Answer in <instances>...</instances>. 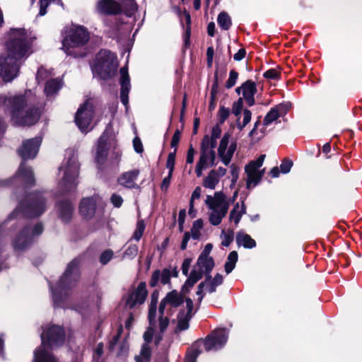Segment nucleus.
Listing matches in <instances>:
<instances>
[{
	"instance_id": "f257e3e1",
	"label": "nucleus",
	"mask_w": 362,
	"mask_h": 362,
	"mask_svg": "<svg viewBox=\"0 0 362 362\" xmlns=\"http://www.w3.org/2000/svg\"><path fill=\"white\" fill-rule=\"evenodd\" d=\"M47 209V197L45 192H35L29 194L8 216V221L16 219V225L21 228L13 240L16 252H23L33 243L34 238L43 230L41 223L33 228L28 223V218L38 217Z\"/></svg>"
},
{
	"instance_id": "f03ea898",
	"label": "nucleus",
	"mask_w": 362,
	"mask_h": 362,
	"mask_svg": "<svg viewBox=\"0 0 362 362\" xmlns=\"http://www.w3.org/2000/svg\"><path fill=\"white\" fill-rule=\"evenodd\" d=\"M35 37L23 28H12L6 42V52L0 54V76L5 82L17 77L19 69L33 53Z\"/></svg>"
},
{
	"instance_id": "7ed1b4c3",
	"label": "nucleus",
	"mask_w": 362,
	"mask_h": 362,
	"mask_svg": "<svg viewBox=\"0 0 362 362\" xmlns=\"http://www.w3.org/2000/svg\"><path fill=\"white\" fill-rule=\"evenodd\" d=\"M11 114V121L18 126H30L35 124L40 117L37 108L29 107L25 95H14L4 100Z\"/></svg>"
},
{
	"instance_id": "20e7f679",
	"label": "nucleus",
	"mask_w": 362,
	"mask_h": 362,
	"mask_svg": "<svg viewBox=\"0 0 362 362\" xmlns=\"http://www.w3.org/2000/svg\"><path fill=\"white\" fill-rule=\"evenodd\" d=\"M78 262L76 259L71 262L55 286L49 283L53 305L54 307L66 308V301L69 291L76 285L79 279Z\"/></svg>"
},
{
	"instance_id": "39448f33",
	"label": "nucleus",
	"mask_w": 362,
	"mask_h": 362,
	"mask_svg": "<svg viewBox=\"0 0 362 362\" xmlns=\"http://www.w3.org/2000/svg\"><path fill=\"white\" fill-rule=\"evenodd\" d=\"M80 164L76 151L69 148L65 152L64 159L59 168L60 177L59 187L63 193L74 190L78 183Z\"/></svg>"
},
{
	"instance_id": "423d86ee",
	"label": "nucleus",
	"mask_w": 362,
	"mask_h": 362,
	"mask_svg": "<svg viewBox=\"0 0 362 362\" xmlns=\"http://www.w3.org/2000/svg\"><path fill=\"white\" fill-rule=\"evenodd\" d=\"M64 339L65 333L62 327L52 325L47 329H44L41 334V346L35 351L33 362H57L48 351V347L59 346Z\"/></svg>"
},
{
	"instance_id": "0eeeda50",
	"label": "nucleus",
	"mask_w": 362,
	"mask_h": 362,
	"mask_svg": "<svg viewBox=\"0 0 362 362\" xmlns=\"http://www.w3.org/2000/svg\"><path fill=\"white\" fill-rule=\"evenodd\" d=\"M230 199L223 191L215 192L213 195H206L204 203L209 209V221L214 226H218L226 216Z\"/></svg>"
},
{
	"instance_id": "6e6552de",
	"label": "nucleus",
	"mask_w": 362,
	"mask_h": 362,
	"mask_svg": "<svg viewBox=\"0 0 362 362\" xmlns=\"http://www.w3.org/2000/svg\"><path fill=\"white\" fill-rule=\"evenodd\" d=\"M90 39V33L83 25H73L62 42V49L67 55L74 57H83L75 51L76 48L84 46Z\"/></svg>"
},
{
	"instance_id": "1a4fd4ad",
	"label": "nucleus",
	"mask_w": 362,
	"mask_h": 362,
	"mask_svg": "<svg viewBox=\"0 0 362 362\" xmlns=\"http://www.w3.org/2000/svg\"><path fill=\"white\" fill-rule=\"evenodd\" d=\"M118 63L117 57L108 50H100L96 55L91 65L93 76L106 80L111 78L116 72Z\"/></svg>"
},
{
	"instance_id": "9d476101",
	"label": "nucleus",
	"mask_w": 362,
	"mask_h": 362,
	"mask_svg": "<svg viewBox=\"0 0 362 362\" xmlns=\"http://www.w3.org/2000/svg\"><path fill=\"white\" fill-rule=\"evenodd\" d=\"M184 301V296L176 290L169 292L161 300L158 308V327L161 333L164 332L169 325L168 314L165 315V306L169 304L172 308H177Z\"/></svg>"
},
{
	"instance_id": "9b49d317",
	"label": "nucleus",
	"mask_w": 362,
	"mask_h": 362,
	"mask_svg": "<svg viewBox=\"0 0 362 362\" xmlns=\"http://www.w3.org/2000/svg\"><path fill=\"white\" fill-rule=\"evenodd\" d=\"M265 155H261L257 160L250 161L245 167V171L247 174L246 185L247 188L254 187L258 185L264 173V169L261 170Z\"/></svg>"
},
{
	"instance_id": "f8f14e48",
	"label": "nucleus",
	"mask_w": 362,
	"mask_h": 362,
	"mask_svg": "<svg viewBox=\"0 0 362 362\" xmlns=\"http://www.w3.org/2000/svg\"><path fill=\"white\" fill-rule=\"evenodd\" d=\"M93 115V107L89 102H86L78 108L76 113L75 122L82 132H88L93 128L90 124Z\"/></svg>"
},
{
	"instance_id": "ddd939ff",
	"label": "nucleus",
	"mask_w": 362,
	"mask_h": 362,
	"mask_svg": "<svg viewBox=\"0 0 362 362\" xmlns=\"http://www.w3.org/2000/svg\"><path fill=\"white\" fill-rule=\"evenodd\" d=\"M228 338V330L223 328L217 329L204 340V349L206 351L219 350L225 346Z\"/></svg>"
},
{
	"instance_id": "4468645a",
	"label": "nucleus",
	"mask_w": 362,
	"mask_h": 362,
	"mask_svg": "<svg viewBox=\"0 0 362 362\" xmlns=\"http://www.w3.org/2000/svg\"><path fill=\"white\" fill-rule=\"evenodd\" d=\"M280 116L276 112V110L272 108L266 115L263 119V127L258 130V127L261 124L260 117L255 122L252 129L249 133V136L253 140L259 141L265 135V129L267 127L272 124L274 122L276 121Z\"/></svg>"
},
{
	"instance_id": "2eb2a0df",
	"label": "nucleus",
	"mask_w": 362,
	"mask_h": 362,
	"mask_svg": "<svg viewBox=\"0 0 362 362\" xmlns=\"http://www.w3.org/2000/svg\"><path fill=\"white\" fill-rule=\"evenodd\" d=\"M147 294L146 283L140 282L136 288H132L129 291L126 299V308L132 309L136 305L143 304Z\"/></svg>"
},
{
	"instance_id": "dca6fc26",
	"label": "nucleus",
	"mask_w": 362,
	"mask_h": 362,
	"mask_svg": "<svg viewBox=\"0 0 362 362\" xmlns=\"http://www.w3.org/2000/svg\"><path fill=\"white\" fill-rule=\"evenodd\" d=\"M41 142L42 138L38 136L23 141L18 150V155L23 160L34 158L38 153Z\"/></svg>"
},
{
	"instance_id": "f3484780",
	"label": "nucleus",
	"mask_w": 362,
	"mask_h": 362,
	"mask_svg": "<svg viewBox=\"0 0 362 362\" xmlns=\"http://www.w3.org/2000/svg\"><path fill=\"white\" fill-rule=\"evenodd\" d=\"M178 276V271L176 267L165 268L163 270L157 269L152 273L149 285L151 287H155L158 285V282L163 285L170 284V278L172 276L177 277Z\"/></svg>"
},
{
	"instance_id": "a211bd4d",
	"label": "nucleus",
	"mask_w": 362,
	"mask_h": 362,
	"mask_svg": "<svg viewBox=\"0 0 362 362\" xmlns=\"http://www.w3.org/2000/svg\"><path fill=\"white\" fill-rule=\"evenodd\" d=\"M230 137V136L228 134H224L221 140L218 148V156L221 158L223 163L226 165H228L230 163L236 149V144L235 143L230 144L228 147Z\"/></svg>"
},
{
	"instance_id": "6ab92c4d",
	"label": "nucleus",
	"mask_w": 362,
	"mask_h": 362,
	"mask_svg": "<svg viewBox=\"0 0 362 362\" xmlns=\"http://www.w3.org/2000/svg\"><path fill=\"white\" fill-rule=\"evenodd\" d=\"M186 308L187 312L181 310L177 315V324L175 329V333H178L182 331L188 329L189 327V320L193 316V301L191 298L186 299Z\"/></svg>"
},
{
	"instance_id": "aec40b11",
	"label": "nucleus",
	"mask_w": 362,
	"mask_h": 362,
	"mask_svg": "<svg viewBox=\"0 0 362 362\" xmlns=\"http://www.w3.org/2000/svg\"><path fill=\"white\" fill-rule=\"evenodd\" d=\"M110 145L109 138L106 132H105L98 139L96 146L95 160L99 168H101L107 160V150Z\"/></svg>"
},
{
	"instance_id": "412c9836",
	"label": "nucleus",
	"mask_w": 362,
	"mask_h": 362,
	"mask_svg": "<svg viewBox=\"0 0 362 362\" xmlns=\"http://www.w3.org/2000/svg\"><path fill=\"white\" fill-rule=\"evenodd\" d=\"M120 100L122 103L127 107L129 103V93L131 89L130 78L128 74V69L124 66L120 69Z\"/></svg>"
},
{
	"instance_id": "4be33fe9",
	"label": "nucleus",
	"mask_w": 362,
	"mask_h": 362,
	"mask_svg": "<svg viewBox=\"0 0 362 362\" xmlns=\"http://www.w3.org/2000/svg\"><path fill=\"white\" fill-rule=\"evenodd\" d=\"M156 304L157 298L152 295L151 305L148 308V322L150 327L144 332V339L146 343L151 341L154 333V328L156 327Z\"/></svg>"
},
{
	"instance_id": "5701e85b",
	"label": "nucleus",
	"mask_w": 362,
	"mask_h": 362,
	"mask_svg": "<svg viewBox=\"0 0 362 362\" xmlns=\"http://www.w3.org/2000/svg\"><path fill=\"white\" fill-rule=\"evenodd\" d=\"M96 11L100 14L116 15L122 11V6L115 0H99L96 4Z\"/></svg>"
},
{
	"instance_id": "b1692460",
	"label": "nucleus",
	"mask_w": 362,
	"mask_h": 362,
	"mask_svg": "<svg viewBox=\"0 0 362 362\" xmlns=\"http://www.w3.org/2000/svg\"><path fill=\"white\" fill-rule=\"evenodd\" d=\"M240 90H242L243 95L248 106H252L255 104L254 96L257 92L256 83L251 80H247L240 87L236 88L238 94H240Z\"/></svg>"
},
{
	"instance_id": "393cba45",
	"label": "nucleus",
	"mask_w": 362,
	"mask_h": 362,
	"mask_svg": "<svg viewBox=\"0 0 362 362\" xmlns=\"http://www.w3.org/2000/svg\"><path fill=\"white\" fill-rule=\"evenodd\" d=\"M140 174L139 169H134L122 173L117 180L118 183L127 188L138 187L136 180Z\"/></svg>"
},
{
	"instance_id": "a878e982",
	"label": "nucleus",
	"mask_w": 362,
	"mask_h": 362,
	"mask_svg": "<svg viewBox=\"0 0 362 362\" xmlns=\"http://www.w3.org/2000/svg\"><path fill=\"white\" fill-rule=\"evenodd\" d=\"M96 199L94 197L83 198L79 206L81 214L86 218H91L95 212Z\"/></svg>"
},
{
	"instance_id": "bb28decb",
	"label": "nucleus",
	"mask_w": 362,
	"mask_h": 362,
	"mask_svg": "<svg viewBox=\"0 0 362 362\" xmlns=\"http://www.w3.org/2000/svg\"><path fill=\"white\" fill-rule=\"evenodd\" d=\"M57 209L59 216L62 221L68 222L71 220L74 212V206L69 201L65 200L58 203Z\"/></svg>"
},
{
	"instance_id": "cd10ccee",
	"label": "nucleus",
	"mask_w": 362,
	"mask_h": 362,
	"mask_svg": "<svg viewBox=\"0 0 362 362\" xmlns=\"http://www.w3.org/2000/svg\"><path fill=\"white\" fill-rule=\"evenodd\" d=\"M197 266L198 267L197 272H202V276L205 274L207 279H211L210 272L214 267V262L211 257H199Z\"/></svg>"
},
{
	"instance_id": "c85d7f7f",
	"label": "nucleus",
	"mask_w": 362,
	"mask_h": 362,
	"mask_svg": "<svg viewBox=\"0 0 362 362\" xmlns=\"http://www.w3.org/2000/svg\"><path fill=\"white\" fill-rule=\"evenodd\" d=\"M62 87V81L59 78H52L45 83L44 92L47 98H50L58 93Z\"/></svg>"
},
{
	"instance_id": "c756f323",
	"label": "nucleus",
	"mask_w": 362,
	"mask_h": 362,
	"mask_svg": "<svg viewBox=\"0 0 362 362\" xmlns=\"http://www.w3.org/2000/svg\"><path fill=\"white\" fill-rule=\"evenodd\" d=\"M17 176L20 177L27 185L31 186L35 183L33 173L30 167L25 165L24 162L21 163Z\"/></svg>"
},
{
	"instance_id": "7c9ffc66",
	"label": "nucleus",
	"mask_w": 362,
	"mask_h": 362,
	"mask_svg": "<svg viewBox=\"0 0 362 362\" xmlns=\"http://www.w3.org/2000/svg\"><path fill=\"white\" fill-rule=\"evenodd\" d=\"M246 213V206L244 202H242V204L240 205L238 202H237L233 209L230 211L229 215V219L231 221H233L235 225H238L241 220L243 215Z\"/></svg>"
},
{
	"instance_id": "2f4dec72",
	"label": "nucleus",
	"mask_w": 362,
	"mask_h": 362,
	"mask_svg": "<svg viewBox=\"0 0 362 362\" xmlns=\"http://www.w3.org/2000/svg\"><path fill=\"white\" fill-rule=\"evenodd\" d=\"M236 243L240 246H243L245 248L252 249L256 246V242L249 235L239 232L236 235Z\"/></svg>"
},
{
	"instance_id": "473e14b6",
	"label": "nucleus",
	"mask_w": 362,
	"mask_h": 362,
	"mask_svg": "<svg viewBox=\"0 0 362 362\" xmlns=\"http://www.w3.org/2000/svg\"><path fill=\"white\" fill-rule=\"evenodd\" d=\"M202 278V272H197L196 268L193 269L188 279L182 286V291L183 293H187L189 289L192 288Z\"/></svg>"
},
{
	"instance_id": "72a5a7b5",
	"label": "nucleus",
	"mask_w": 362,
	"mask_h": 362,
	"mask_svg": "<svg viewBox=\"0 0 362 362\" xmlns=\"http://www.w3.org/2000/svg\"><path fill=\"white\" fill-rule=\"evenodd\" d=\"M215 151L201 150V155L197 163L208 168L209 165H214L215 164Z\"/></svg>"
},
{
	"instance_id": "f704fd0d",
	"label": "nucleus",
	"mask_w": 362,
	"mask_h": 362,
	"mask_svg": "<svg viewBox=\"0 0 362 362\" xmlns=\"http://www.w3.org/2000/svg\"><path fill=\"white\" fill-rule=\"evenodd\" d=\"M219 180L220 179L215 174V170H211L204 178L202 185L205 188L213 190L216 189Z\"/></svg>"
},
{
	"instance_id": "c9c22d12",
	"label": "nucleus",
	"mask_w": 362,
	"mask_h": 362,
	"mask_svg": "<svg viewBox=\"0 0 362 362\" xmlns=\"http://www.w3.org/2000/svg\"><path fill=\"white\" fill-rule=\"evenodd\" d=\"M217 22L220 28L224 30H229L232 25L230 17L225 11H222L218 14Z\"/></svg>"
},
{
	"instance_id": "e433bc0d",
	"label": "nucleus",
	"mask_w": 362,
	"mask_h": 362,
	"mask_svg": "<svg viewBox=\"0 0 362 362\" xmlns=\"http://www.w3.org/2000/svg\"><path fill=\"white\" fill-rule=\"evenodd\" d=\"M151 350L148 344H144L140 352V355L135 357L136 362H150Z\"/></svg>"
},
{
	"instance_id": "4c0bfd02",
	"label": "nucleus",
	"mask_w": 362,
	"mask_h": 362,
	"mask_svg": "<svg viewBox=\"0 0 362 362\" xmlns=\"http://www.w3.org/2000/svg\"><path fill=\"white\" fill-rule=\"evenodd\" d=\"M238 261V253L235 251H232L229 253L227 262L225 264V272L227 274H230L235 267Z\"/></svg>"
},
{
	"instance_id": "58836bf2",
	"label": "nucleus",
	"mask_w": 362,
	"mask_h": 362,
	"mask_svg": "<svg viewBox=\"0 0 362 362\" xmlns=\"http://www.w3.org/2000/svg\"><path fill=\"white\" fill-rule=\"evenodd\" d=\"M121 6H123L127 16H133L138 8V6L134 0L122 1Z\"/></svg>"
},
{
	"instance_id": "ea45409f",
	"label": "nucleus",
	"mask_w": 362,
	"mask_h": 362,
	"mask_svg": "<svg viewBox=\"0 0 362 362\" xmlns=\"http://www.w3.org/2000/svg\"><path fill=\"white\" fill-rule=\"evenodd\" d=\"M209 281V282L206 286V290L209 293H212L216 291V286L223 283V278L222 275L217 274L211 281Z\"/></svg>"
},
{
	"instance_id": "a19ab883",
	"label": "nucleus",
	"mask_w": 362,
	"mask_h": 362,
	"mask_svg": "<svg viewBox=\"0 0 362 362\" xmlns=\"http://www.w3.org/2000/svg\"><path fill=\"white\" fill-rule=\"evenodd\" d=\"M216 143L217 141H215L209 136L206 135L202 141L201 150L214 151V148L216 146Z\"/></svg>"
},
{
	"instance_id": "79ce46f5",
	"label": "nucleus",
	"mask_w": 362,
	"mask_h": 362,
	"mask_svg": "<svg viewBox=\"0 0 362 362\" xmlns=\"http://www.w3.org/2000/svg\"><path fill=\"white\" fill-rule=\"evenodd\" d=\"M139 247L135 244H130L124 250L122 259H133L138 254Z\"/></svg>"
},
{
	"instance_id": "37998d69",
	"label": "nucleus",
	"mask_w": 362,
	"mask_h": 362,
	"mask_svg": "<svg viewBox=\"0 0 362 362\" xmlns=\"http://www.w3.org/2000/svg\"><path fill=\"white\" fill-rule=\"evenodd\" d=\"M202 227L203 221L202 219H197L193 223L191 228V235L194 240H198L199 238Z\"/></svg>"
},
{
	"instance_id": "c03bdc74",
	"label": "nucleus",
	"mask_w": 362,
	"mask_h": 362,
	"mask_svg": "<svg viewBox=\"0 0 362 362\" xmlns=\"http://www.w3.org/2000/svg\"><path fill=\"white\" fill-rule=\"evenodd\" d=\"M52 76V72L43 66H41L38 69L37 74H36V81L38 83L44 81L49 80V78Z\"/></svg>"
},
{
	"instance_id": "a18cd8bd",
	"label": "nucleus",
	"mask_w": 362,
	"mask_h": 362,
	"mask_svg": "<svg viewBox=\"0 0 362 362\" xmlns=\"http://www.w3.org/2000/svg\"><path fill=\"white\" fill-rule=\"evenodd\" d=\"M145 230V224L143 220L137 221L135 231L133 233L132 239L139 241L141 238Z\"/></svg>"
},
{
	"instance_id": "49530a36",
	"label": "nucleus",
	"mask_w": 362,
	"mask_h": 362,
	"mask_svg": "<svg viewBox=\"0 0 362 362\" xmlns=\"http://www.w3.org/2000/svg\"><path fill=\"white\" fill-rule=\"evenodd\" d=\"M221 238L222 239V245L228 247L233 240V231L232 230H228L227 231L223 230L221 235Z\"/></svg>"
},
{
	"instance_id": "de8ad7c7",
	"label": "nucleus",
	"mask_w": 362,
	"mask_h": 362,
	"mask_svg": "<svg viewBox=\"0 0 362 362\" xmlns=\"http://www.w3.org/2000/svg\"><path fill=\"white\" fill-rule=\"evenodd\" d=\"M252 118V112L249 110H243V122H238L237 123V127L239 129L240 131H242L243 128L251 121Z\"/></svg>"
},
{
	"instance_id": "09e8293b",
	"label": "nucleus",
	"mask_w": 362,
	"mask_h": 362,
	"mask_svg": "<svg viewBox=\"0 0 362 362\" xmlns=\"http://www.w3.org/2000/svg\"><path fill=\"white\" fill-rule=\"evenodd\" d=\"M185 18L186 20L187 26L184 33V42L185 46H188L189 45V37H190V16L188 13L185 14Z\"/></svg>"
},
{
	"instance_id": "8fccbe9b",
	"label": "nucleus",
	"mask_w": 362,
	"mask_h": 362,
	"mask_svg": "<svg viewBox=\"0 0 362 362\" xmlns=\"http://www.w3.org/2000/svg\"><path fill=\"white\" fill-rule=\"evenodd\" d=\"M238 77V73L234 70H231L229 74V78L226 82V87L227 88H231L233 87L237 81Z\"/></svg>"
},
{
	"instance_id": "3c124183",
	"label": "nucleus",
	"mask_w": 362,
	"mask_h": 362,
	"mask_svg": "<svg viewBox=\"0 0 362 362\" xmlns=\"http://www.w3.org/2000/svg\"><path fill=\"white\" fill-rule=\"evenodd\" d=\"M176 149L169 153L166 162V168L169 170L170 174H173L175 163Z\"/></svg>"
},
{
	"instance_id": "603ef678",
	"label": "nucleus",
	"mask_w": 362,
	"mask_h": 362,
	"mask_svg": "<svg viewBox=\"0 0 362 362\" xmlns=\"http://www.w3.org/2000/svg\"><path fill=\"white\" fill-rule=\"evenodd\" d=\"M200 353L197 349L193 348L187 353L185 362H197V358Z\"/></svg>"
},
{
	"instance_id": "864d4df0",
	"label": "nucleus",
	"mask_w": 362,
	"mask_h": 362,
	"mask_svg": "<svg viewBox=\"0 0 362 362\" xmlns=\"http://www.w3.org/2000/svg\"><path fill=\"white\" fill-rule=\"evenodd\" d=\"M113 257V251L111 250H107L104 251L100 257V262L102 264H107Z\"/></svg>"
},
{
	"instance_id": "5fc2aeb1",
	"label": "nucleus",
	"mask_w": 362,
	"mask_h": 362,
	"mask_svg": "<svg viewBox=\"0 0 362 362\" xmlns=\"http://www.w3.org/2000/svg\"><path fill=\"white\" fill-rule=\"evenodd\" d=\"M264 77L267 79L269 80H276L279 79L280 76V72L275 69H270L266 71L264 74Z\"/></svg>"
},
{
	"instance_id": "6e6d98bb",
	"label": "nucleus",
	"mask_w": 362,
	"mask_h": 362,
	"mask_svg": "<svg viewBox=\"0 0 362 362\" xmlns=\"http://www.w3.org/2000/svg\"><path fill=\"white\" fill-rule=\"evenodd\" d=\"M291 107L290 103H281L274 107L280 117L285 115Z\"/></svg>"
},
{
	"instance_id": "4d7b16f0",
	"label": "nucleus",
	"mask_w": 362,
	"mask_h": 362,
	"mask_svg": "<svg viewBox=\"0 0 362 362\" xmlns=\"http://www.w3.org/2000/svg\"><path fill=\"white\" fill-rule=\"evenodd\" d=\"M243 105V98H240L238 101L235 102L233 105L232 112L236 117H239L241 113Z\"/></svg>"
},
{
	"instance_id": "13d9d810",
	"label": "nucleus",
	"mask_w": 362,
	"mask_h": 362,
	"mask_svg": "<svg viewBox=\"0 0 362 362\" xmlns=\"http://www.w3.org/2000/svg\"><path fill=\"white\" fill-rule=\"evenodd\" d=\"M230 109L224 107H221L218 110L219 122L224 123L230 115Z\"/></svg>"
},
{
	"instance_id": "bf43d9fd",
	"label": "nucleus",
	"mask_w": 362,
	"mask_h": 362,
	"mask_svg": "<svg viewBox=\"0 0 362 362\" xmlns=\"http://www.w3.org/2000/svg\"><path fill=\"white\" fill-rule=\"evenodd\" d=\"M293 166V162L288 159H284L280 165V170L282 173H288L290 172L291 167Z\"/></svg>"
},
{
	"instance_id": "052dcab7",
	"label": "nucleus",
	"mask_w": 362,
	"mask_h": 362,
	"mask_svg": "<svg viewBox=\"0 0 362 362\" xmlns=\"http://www.w3.org/2000/svg\"><path fill=\"white\" fill-rule=\"evenodd\" d=\"M52 0H39L40 11L38 16H42L47 13V8L50 4Z\"/></svg>"
},
{
	"instance_id": "680f3d73",
	"label": "nucleus",
	"mask_w": 362,
	"mask_h": 362,
	"mask_svg": "<svg viewBox=\"0 0 362 362\" xmlns=\"http://www.w3.org/2000/svg\"><path fill=\"white\" fill-rule=\"evenodd\" d=\"M201 194H202V189L200 187H197L192 194V196H191V199H190V205H191V209H194V201L195 199H198L200 198L201 197Z\"/></svg>"
},
{
	"instance_id": "e2e57ef3",
	"label": "nucleus",
	"mask_w": 362,
	"mask_h": 362,
	"mask_svg": "<svg viewBox=\"0 0 362 362\" xmlns=\"http://www.w3.org/2000/svg\"><path fill=\"white\" fill-rule=\"evenodd\" d=\"M121 156L122 151L119 148L115 147L112 152L110 159L112 160L113 163L117 164L121 159Z\"/></svg>"
},
{
	"instance_id": "0e129e2a",
	"label": "nucleus",
	"mask_w": 362,
	"mask_h": 362,
	"mask_svg": "<svg viewBox=\"0 0 362 362\" xmlns=\"http://www.w3.org/2000/svg\"><path fill=\"white\" fill-rule=\"evenodd\" d=\"M180 136H181V132L179 129H177L175 132V133L173 136L172 140H171L170 146L172 148H174L175 149H176V148L179 144V141L180 140Z\"/></svg>"
},
{
	"instance_id": "69168bd1",
	"label": "nucleus",
	"mask_w": 362,
	"mask_h": 362,
	"mask_svg": "<svg viewBox=\"0 0 362 362\" xmlns=\"http://www.w3.org/2000/svg\"><path fill=\"white\" fill-rule=\"evenodd\" d=\"M133 146H134V151L137 153H141L143 152V151H144L143 144L139 138L135 137L133 139Z\"/></svg>"
},
{
	"instance_id": "338daca9",
	"label": "nucleus",
	"mask_w": 362,
	"mask_h": 362,
	"mask_svg": "<svg viewBox=\"0 0 362 362\" xmlns=\"http://www.w3.org/2000/svg\"><path fill=\"white\" fill-rule=\"evenodd\" d=\"M230 173L232 175V183L234 184L237 182L239 175V168L235 165L232 164L230 167Z\"/></svg>"
},
{
	"instance_id": "774afa93",
	"label": "nucleus",
	"mask_w": 362,
	"mask_h": 362,
	"mask_svg": "<svg viewBox=\"0 0 362 362\" xmlns=\"http://www.w3.org/2000/svg\"><path fill=\"white\" fill-rule=\"evenodd\" d=\"M111 202L115 207H119L122 204L123 199L121 196L113 194L111 197Z\"/></svg>"
}]
</instances>
